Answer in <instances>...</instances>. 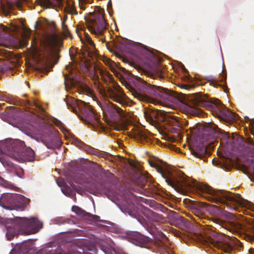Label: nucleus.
Returning a JSON list of instances; mask_svg holds the SVG:
<instances>
[{
  "instance_id": "nucleus-35",
  "label": "nucleus",
  "mask_w": 254,
  "mask_h": 254,
  "mask_svg": "<svg viewBox=\"0 0 254 254\" xmlns=\"http://www.w3.org/2000/svg\"><path fill=\"white\" fill-rule=\"evenodd\" d=\"M0 184L3 185L5 187L12 188L13 186L11 184L8 183L7 181L3 180L0 177Z\"/></svg>"
},
{
  "instance_id": "nucleus-15",
  "label": "nucleus",
  "mask_w": 254,
  "mask_h": 254,
  "mask_svg": "<svg viewBox=\"0 0 254 254\" xmlns=\"http://www.w3.org/2000/svg\"><path fill=\"white\" fill-rule=\"evenodd\" d=\"M62 131L64 135L65 139H71L72 143L77 147L84 149L86 151H88V149L89 148L88 146L86 145L84 143L79 140L73 134H71L69 131L64 127L62 123L60 122L57 125Z\"/></svg>"
},
{
  "instance_id": "nucleus-30",
  "label": "nucleus",
  "mask_w": 254,
  "mask_h": 254,
  "mask_svg": "<svg viewBox=\"0 0 254 254\" xmlns=\"http://www.w3.org/2000/svg\"><path fill=\"white\" fill-rule=\"evenodd\" d=\"M248 155L249 157H252L251 160L254 161V143H252L248 148Z\"/></svg>"
},
{
  "instance_id": "nucleus-62",
  "label": "nucleus",
  "mask_w": 254,
  "mask_h": 254,
  "mask_svg": "<svg viewBox=\"0 0 254 254\" xmlns=\"http://www.w3.org/2000/svg\"><path fill=\"white\" fill-rule=\"evenodd\" d=\"M0 78H4V76H1Z\"/></svg>"
},
{
  "instance_id": "nucleus-32",
  "label": "nucleus",
  "mask_w": 254,
  "mask_h": 254,
  "mask_svg": "<svg viewBox=\"0 0 254 254\" xmlns=\"http://www.w3.org/2000/svg\"><path fill=\"white\" fill-rule=\"evenodd\" d=\"M160 245L162 249H163L168 254H173V252L170 248L168 247L167 244H164L162 242H160Z\"/></svg>"
},
{
  "instance_id": "nucleus-38",
  "label": "nucleus",
  "mask_w": 254,
  "mask_h": 254,
  "mask_svg": "<svg viewBox=\"0 0 254 254\" xmlns=\"http://www.w3.org/2000/svg\"><path fill=\"white\" fill-rule=\"evenodd\" d=\"M105 254H126L123 252H116L115 250L109 251L108 250H103Z\"/></svg>"
},
{
  "instance_id": "nucleus-16",
  "label": "nucleus",
  "mask_w": 254,
  "mask_h": 254,
  "mask_svg": "<svg viewBox=\"0 0 254 254\" xmlns=\"http://www.w3.org/2000/svg\"><path fill=\"white\" fill-rule=\"evenodd\" d=\"M10 56V53L6 50L0 49V72L4 74L5 72L9 73L11 72L10 67L8 66V61L6 59H8Z\"/></svg>"
},
{
  "instance_id": "nucleus-57",
  "label": "nucleus",
  "mask_w": 254,
  "mask_h": 254,
  "mask_svg": "<svg viewBox=\"0 0 254 254\" xmlns=\"http://www.w3.org/2000/svg\"><path fill=\"white\" fill-rule=\"evenodd\" d=\"M111 77H110V79H114V78H113V77L112 76V75H111Z\"/></svg>"
},
{
  "instance_id": "nucleus-55",
  "label": "nucleus",
  "mask_w": 254,
  "mask_h": 254,
  "mask_svg": "<svg viewBox=\"0 0 254 254\" xmlns=\"http://www.w3.org/2000/svg\"><path fill=\"white\" fill-rule=\"evenodd\" d=\"M250 178L251 181L254 182V177H252V176L250 177Z\"/></svg>"
},
{
  "instance_id": "nucleus-45",
  "label": "nucleus",
  "mask_w": 254,
  "mask_h": 254,
  "mask_svg": "<svg viewBox=\"0 0 254 254\" xmlns=\"http://www.w3.org/2000/svg\"><path fill=\"white\" fill-rule=\"evenodd\" d=\"M20 43L23 47H25L27 45L28 42L26 40H23L22 41H20Z\"/></svg>"
},
{
  "instance_id": "nucleus-28",
  "label": "nucleus",
  "mask_w": 254,
  "mask_h": 254,
  "mask_svg": "<svg viewBox=\"0 0 254 254\" xmlns=\"http://www.w3.org/2000/svg\"><path fill=\"white\" fill-rule=\"evenodd\" d=\"M175 84L181 88L186 90H190L195 86V84L191 82L188 83L178 82L177 83H175Z\"/></svg>"
},
{
  "instance_id": "nucleus-10",
  "label": "nucleus",
  "mask_w": 254,
  "mask_h": 254,
  "mask_svg": "<svg viewBox=\"0 0 254 254\" xmlns=\"http://www.w3.org/2000/svg\"><path fill=\"white\" fill-rule=\"evenodd\" d=\"M141 64L145 66L146 73L148 76L153 78L156 77L164 78L165 76L162 71L161 63L163 59L155 54L150 51H146L140 57Z\"/></svg>"
},
{
  "instance_id": "nucleus-33",
  "label": "nucleus",
  "mask_w": 254,
  "mask_h": 254,
  "mask_svg": "<svg viewBox=\"0 0 254 254\" xmlns=\"http://www.w3.org/2000/svg\"><path fill=\"white\" fill-rule=\"evenodd\" d=\"M62 29L64 31V34L66 36H70V33L68 29L67 26L64 23V22H62Z\"/></svg>"
},
{
  "instance_id": "nucleus-43",
  "label": "nucleus",
  "mask_w": 254,
  "mask_h": 254,
  "mask_svg": "<svg viewBox=\"0 0 254 254\" xmlns=\"http://www.w3.org/2000/svg\"><path fill=\"white\" fill-rule=\"evenodd\" d=\"M246 237H247L248 240H250V241L254 240V235H250L249 234H247Z\"/></svg>"
},
{
  "instance_id": "nucleus-56",
  "label": "nucleus",
  "mask_w": 254,
  "mask_h": 254,
  "mask_svg": "<svg viewBox=\"0 0 254 254\" xmlns=\"http://www.w3.org/2000/svg\"><path fill=\"white\" fill-rule=\"evenodd\" d=\"M33 104L36 107H39V105L36 102H34Z\"/></svg>"
},
{
  "instance_id": "nucleus-53",
  "label": "nucleus",
  "mask_w": 254,
  "mask_h": 254,
  "mask_svg": "<svg viewBox=\"0 0 254 254\" xmlns=\"http://www.w3.org/2000/svg\"><path fill=\"white\" fill-rule=\"evenodd\" d=\"M161 235L163 236L164 241H166L167 242H168V240L166 238V237L163 234H161Z\"/></svg>"
},
{
  "instance_id": "nucleus-22",
  "label": "nucleus",
  "mask_w": 254,
  "mask_h": 254,
  "mask_svg": "<svg viewBox=\"0 0 254 254\" xmlns=\"http://www.w3.org/2000/svg\"><path fill=\"white\" fill-rule=\"evenodd\" d=\"M62 142L61 140L57 137H55L52 139L50 142L46 144V146L49 149L59 148L61 147Z\"/></svg>"
},
{
  "instance_id": "nucleus-54",
  "label": "nucleus",
  "mask_w": 254,
  "mask_h": 254,
  "mask_svg": "<svg viewBox=\"0 0 254 254\" xmlns=\"http://www.w3.org/2000/svg\"><path fill=\"white\" fill-rule=\"evenodd\" d=\"M193 220L197 223H198L199 225H201L199 222L197 221V220H196L195 218H193Z\"/></svg>"
},
{
  "instance_id": "nucleus-42",
  "label": "nucleus",
  "mask_w": 254,
  "mask_h": 254,
  "mask_svg": "<svg viewBox=\"0 0 254 254\" xmlns=\"http://www.w3.org/2000/svg\"><path fill=\"white\" fill-rule=\"evenodd\" d=\"M160 112V111H157V113L153 112H151L149 115L150 118L153 119V118H156L157 115H158Z\"/></svg>"
},
{
  "instance_id": "nucleus-59",
  "label": "nucleus",
  "mask_w": 254,
  "mask_h": 254,
  "mask_svg": "<svg viewBox=\"0 0 254 254\" xmlns=\"http://www.w3.org/2000/svg\"><path fill=\"white\" fill-rule=\"evenodd\" d=\"M193 79L197 80V79H200L199 78H197V77H195Z\"/></svg>"
},
{
  "instance_id": "nucleus-36",
  "label": "nucleus",
  "mask_w": 254,
  "mask_h": 254,
  "mask_svg": "<svg viewBox=\"0 0 254 254\" xmlns=\"http://www.w3.org/2000/svg\"><path fill=\"white\" fill-rule=\"evenodd\" d=\"M7 27L2 25H0V38L1 39L2 36L6 34Z\"/></svg>"
},
{
  "instance_id": "nucleus-8",
  "label": "nucleus",
  "mask_w": 254,
  "mask_h": 254,
  "mask_svg": "<svg viewBox=\"0 0 254 254\" xmlns=\"http://www.w3.org/2000/svg\"><path fill=\"white\" fill-rule=\"evenodd\" d=\"M95 80L94 88H96L101 94L110 98L112 100L124 104L126 103L127 97L123 93L120 86L115 82V80Z\"/></svg>"
},
{
  "instance_id": "nucleus-1",
  "label": "nucleus",
  "mask_w": 254,
  "mask_h": 254,
  "mask_svg": "<svg viewBox=\"0 0 254 254\" xmlns=\"http://www.w3.org/2000/svg\"><path fill=\"white\" fill-rule=\"evenodd\" d=\"M178 185L206 200L225 205L230 210L240 211L245 207L254 212V204L241 198L239 194L216 190L209 186L192 180L183 179L182 182H178Z\"/></svg>"
},
{
  "instance_id": "nucleus-44",
  "label": "nucleus",
  "mask_w": 254,
  "mask_h": 254,
  "mask_svg": "<svg viewBox=\"0 0 254 254\" xmlns=\"http://www.w3.org/2000/svg\"><path fill=\"white\" fill-rule=\"evenodd\" d=\"M223 137L224 139L226 140L227 143H228L229 141L230 136L229 134H228L227 133H224L223 134Z\"/></svg>"
},
{
  "instance_id": "nucleus-12",
  "label": "nucleus",
  "mask_w": 254,
  "mask_h": 254,
  "mask_svg": "<svg viewBox=\"0 0 254 254\" xmlns=\"http://www.w3.org/2000/svg\"><path fill=\"white\" fill-rule=\"evenodd\" d=\"M205 211H207L211 215L216 217L225 216L228 218H232L234 216L231 213L223 210L220 206L215 205L202 204L201 206H197L194 212L195 216L199 219L205 217Z\"/></svg>"
},
{
  "instance_id": "nucleus-7",
  "label": "nucleus",
  "mask_w": 254,
  "mask_h": 254,
  "mask_svg": "<svg viewBox=\"0 0 254 254\" xmlns=\"http://www.w3.org/2000/svg\"><path fill=\"white\" fill-rule=\"evenodd\" d=\"M0 153L20 162L32 161L35 157L34 151L26 147L24 142L19 139L8 138L0 141Z\"/></svg>"
},
{
  "instance_id": "nucleus-46",
  "label": "nucleus",
  "mask_w": 254,
  "mask_h": 254,
  "mask_svg": "<svg viewBox=\"0 0 254 254\" xmlns=\"http://www.w3.org/2000/svg\"><path fill=\"white\" fill-rule=\"evenodd\" d=\"M25 105L27 106H32V103H31L28 100H27L25 101Z\"/></svg>"
},
{
  "instance_id": "nucleus-6",
  "label": "nucleus",
  "mask_w": 254,
  "mask_h": 254,
  "mask_svg": "<svg viewBox=\"0 0 254 254\" xmlns=\"http://www.w3.org/2000/svg\"><path fill=\"white\" fill-rule=\"evenodd\" d=\"M57 38L56 34H54L53 39L46 37L41 41V45L44 49L45 52L43 55H39L36 59L39 65L38 70L39 77H42L43 74H47L50 71V68H52L54 64H57L60 58V48L57 47L54 40Z\"/></svg>"
},
{
  "instance_id": "nucleus-25",
  "label": "nucleus",
  "mask_w": 254,
  "mask_h": 254,
  "mask_svg": "<svg viewBox=\"0 0 254 254\" xmlns=\"http://www.w3.org/2000/svg\"><path fill=\"white\" fill-rule=\"evenodd\" d=\"M66 10L67 13L71 15H76L77 12L75 8L74 3L72 1L67 2L66 7Z\"/></svg>"
},
{
  "instance_id": "nucleus-58",
  "label": "nucleus",
  "mask_w": 254,
  "mask_h": 254,
  "mask_svg": "<svg viewBox=\"0 0 254 254\" xmlns=\"http://www.w3.org/2000/svg\"><path fill=\"white\" fill-rule=\"evenodd\" d=\"M136 79H139V80H141V79H142L141 77H137Z\"/></svg>"
},
{
  "instance_id": "nucleus-26",
  "label": "nucleus",
  "mask_w": 254,
  "mask_h": 254,
  "mask_svg": "<svg viewBox=\"0 0 254 254\" xmlns=\"http://www.w3.org/2000/svg\"><path fill=\"white\" fill-rule=\"evenodd\" d=\"M78 88L80 93H85L86 94L90 95H92L93 94V89L86 84L81 85L79 86Z\"/></svg>"
},
{
  "instance_id": "nucleus-19",
  "label": "nucleus",
  "mask_w": 254,
  "mask_h": 254,
  "mask_svg": "<svg viewBox=\"0 0 254 254\" xmlns=\"http://www.w3.org/2000/svg\"><path fill=\"white\" fill-rule=\"evenodd\" d=\"M103 112L109 114L111 117H117L119 116L123 118L126 115L123 109L113 104L106 105L103 109Z\"/></svg>"
},
{
  "instance_id": "nucleus-24",
  "label": "nucleus",
  "mask_w": 254,
  "mask_h": 254,
  "mask_svg": "<svg viewBox=\"0 0 254 254\" xmlns=\"http://www.w3.org/2000/svg\"><path fill=\"white\" fill-rule=\"evenodd\" d=\"M72 210L79 216L83 217H88L91 216L90 213L86 212L84 210L77 206H72Z\"/></svg>"
},
{
  "instance_id": "nucleus-9",
  "label": "nucleus",
  "mask_w": 254,
  "mask_h": 254,
  "mask_svg": "<svg viewBox=\"0 0 254 254\" xmlns=\"http://www.w3.org/2000/svg\"><path fill=\"white\" fill-rule=\"evenodd\" d=\"M194 104L204 107L221 117L233 118L232 113L225 107L218 99L212 100L201 93H196L192 99Z\"/></svg>"
},
{
  "instance_id": "nucleus-3",
  "label": "nucleus",
  "mask_w": 254,
  "mask_h": 254,
  "mask_svg": "<svg viewBox=\"0 0 254 254\" xmlns=\"http://www.w3.org/2000/svg\"><path fill=\"white\" fill-rule=\"evenodd\" d=\"M123 84L133 93L136 94L149 93L153 95L151 102L154 104L170 106L177 104L179 99L172 90L167 88L155 87L147 83L145 80H121Z\"/></svg>"
},
{
  "instance_id": "nucleus-29",
  "label": "nucleus",
  "mask_w": 254,
  "mask_h": 254,
  "mask_svg": "<svg viewBox=\"0 0 254 254\" xmlns=\"http://www.w3.org/2000/svg\"><path fill=\"white\" fill-rule=\"evenodd\" d=\"M64 84L65 89L68 91L72 88L75 87L76 85L75 80H64Z\"/></svg>"
},
{
  "instance_id": "nucleus-14",
  "label": "nucleus",
  "mask_w": 254,
  "mask_h": 254,
  "mask_svg": "<svg viewBox=\"0 0 254 254\" xmlns=\"http://www.w3.org/2000/svg\"><path fill=\"white\" fill-rule=\"evenodd\" d=\"M81 112V118L89 124H93L98 122L97 117L92 107L83 101H80L78 105Z\"/></svg>"
},
{
  "instance_id": "nucleus-18",
  "label": "nucleus",
  "mask_w": 254,
  "mask_h": 254,
  "mask_svg": "<svg viewBox=\"0 0 254 254\" xmlns=\"http://www.w3.org/2000/svg\"><path fill=\"white\" fill-rule=\"evenodd\" d=\"M118 199L123 206L127 209H129L137 200L136 197L129 191L123 193Z\"/></svg>"
},
{
  "instance_id": "nucleus-23",
  "label": "nucleus",
  "mask_w": 254,
  "mask_h": 254,
  "mask_svg": "<svg viewBox=\"0 0 254 254\" xmlns=\"http://www.w3.org/2000/svg\"><path fill=\"white\" fill-rule=\"evenodd\" d=\"M148 217L151 221L155 222H159L163 219L162 215L151 210L148 211Z\"/></svg>"
},
{
  "instance_id": "nucleus-48",
  "label": "nucleus",
  "mask_w": 254,
  "mask_h": 254,
  "mask_svg": "<svg viewBox=\"0 0 254 254\" xmlns=\"http://www.w3.org/2000/svg\"><path fill=\"white\" fill-rule=\"evenodd\" d=\"M214 222H215L216 223H218L219 224V225H222V222H221L220 220L219 219H215L214 220Z\"/></svg>"
},
{
  "instance_id": "nucleus-51",
  "label": "nucleus",
  "mask_w": 254,
  "mask_h": 254,
  "mask_svg": "<svg viewBox=\"0 0 254 254\" xmlns=\"http://www.w3.org/2000/svg\"><path fill=\"white\" fill-rule=\"evenodd\" d=\"M64 79H70V80H71V79H74V77L73 76L70 77H68L66 76H65V77H64Z\"/></svg>"
},
{
  "instance_id": "nucleus-49",
  "label": "nucleus",
  "mask_w": 254,
  "mask_h": 254,
  "mask_svg": "<svg viewBox=\"0 0 254 254\" xmlns=\"http://www.w3.org/2000/svg\"><path fill=\"white\" fill-rule=\"evenodd\" d=\"M204 79H210V80H211V79H216L214 77L210 76H209V77H207Z\"/></svg>"
},
{
  "instance_id": "nucleus-47",
  "label": "nucleus",
  "mask_w": 254,
  "mask_h": 254,
  "mask_svg": "<svg viewBox=\"0 0 254 254\" xmlns=\"http://www.w3.org/2000/svg\"><path fill=\"white\" fill-rule=\"evenodd\" d=\"M0 45L5 46L6 45L5 41L4 40L0 39Z\"/></svg>"
},
{
  "instance_id": "nucleus-50",
  "label": "nucleus",
  "mask_w": 254,
  "mask_h": 254,
  "mask_svg": "<svg viewBox=\"0 0 254 254\" xmlns=\"http://www.w3.org/2000/svg\"><path fill=\"white\" fill-rule=\"evenodd\" d=\"M150 165L151 166H153V167H156V168H158V165H157L155 163H150Z\"/></svg>"
},
{
  "instance_id": "nucleus-13",
  "label": "nucleus",
  "mask_w": 254,
  "mask_h": 254,
  "mask_svg": "<svg viewBox=\"0 0 254 254\" xmlns=\"http://www.w3.org/2000/svg\"><path fill=\"white\" fill-rule=\"evenodd\" d=\"M25 198L22 195L6 193L0 198V205L6 209H17L23 207L26 203Z\"/></svg>"
},
{
  "instance_id": "nucleus-27",
  "label": "nucleus",
  "mask_w": 254,
  "mask_h": 254,
  "mask_svg": "<svg viewBox=\"0 0 254 254\" xmlns=\"http://www.w3.org/2000/svg\"><path fill=\"white\" fill-rule=\"evenodd\" d=\"M88 43L90 47L89 48V50L87 51L86 54L89 57L92 58L96 54L95 46L93 42L91 40H88Z\"/></svg>"
},
{
  "instance_id": "nucleus-21",
  "label": "nucleus",
  "mask_w": 254,
  "mask_h": 254,
  "mask_svg": "<svg viewBox=\"0 0 254 254\" xmlns=\"http://www.w3.org/2000/svg\"><path fill=\"white\" fill-rule=\"evenodd\" d=\"M119 71H116V75L119 78V79H130L129 77H127L129 75H131V77H133V75L131 74L128 71L126 70L124 68H119Z\"/></svg>"
},
{
  "instance_id": "nucleus-60",
  "label": "nucleus",
  "mask_w": 254,
  "mask_h": 254,
  "mask_svg": "<svg viewBox=\"0 0 254 254\" xmlns=\"http://www.w3.org/2000/svg\"><path fill=\"white\" fill-rule=\"evenodd\" d=\"M215 161L214 160V159H213V160H212V162H213V164H214Z\"/></svg>"
},
{
  "instance_id": "nucleus-20",
  "label": "nucleus",
  "mask_w": 254,
  "mask_h": 254,
  "mask_svg": "<svg viewBox=\"0 0 254 254\" xmlns=\"http://www.w3.org/2000/svg\"><path fill=\"white\" fill-rule=\"evenodd\" d=\"M58 185L61 187V190L63 193L65 195L69 197H72L73 196V192L71 190V188L67 186L64 185V182L63 179H59L57 181Z\"/></svg>"
},
{
  "instance_id": "nucleus-11",
  "label": "nucleus",
  "mask_w": 254,
  "mask_h": 254,
  "mask_svg": "<svg viewBox=\"0 0 254 254\" xmlns=\"http://www.w3.org/2000/svg\"><path fill=\"white\" fill-rule=\"evenodd\" d=\"M104 10L100 9L98 11L90 13L88 19L85 18L87 22V28L91 33L99 38L102 43L105 41L104 33L106 30L107 23L104 17Z\"/></svg>"
},
{
  "instance_id": "nucleus-34",
  "label": "nucleus",
  "mask_w": 254,
  "mask_h": 254,
  "mask_svg": "<svg viewBox=\"0 0 254 254\" xmlns=\"http://www.w3.org/2000/svg\"><path fill=\"white\" fill-rule=\"evenodd\" d=\"M169 122H170V124H171L173 126H179V120L176 117H172L170 120H169Z\"/></svg>"
},
{
  "instance_id": "nucleus-61",
  "label": "nucleus",
  "mask_w": 254,
  "mask_h": 254,
  "mask_svg": "<svg viewBox=\"0 0 254 254\" xmlns=\"http://www.w3.org/2000/svg\"><path fill=\"white\" fill-rule=\"evenodd\" d=\"M109 62H110V63H113V64H114V63H113V62L112 61H111V60H110V61H109Z\"/></svg>"
},
{
  "instance_id": "nucleus-40",
  "label": "nucleus",
  "mask_w": 254,
  "mask_h": 254,
  "mask_svg": "<svg viewBox=\"0 0 254 254\" xmlns=\"http://www.w3.org/2000/svg\"><path fill=\"white\" fill-rule=\"evenodd\" d=\"M53 221L54 223L58 224H63L64 222V221L61 218H56L53 220Z\"/></svg>"
},
{
  "instance_id": "nucleus-2",
  "label": "nucleus",
  "mask_w": 254,
  "mask_h": 254,
  "mask_svg": "<svg viewBox=\"0 0 254 254\" xmlns=\"http://www.w3.org/2000/svg\"><path fill=\"white\" fill-rule=\"evenodd\" d=\"M87 241L78 240L75 243L70 245L68 251L65 252L60 246L53 242L48 244L41 249L37 254H96L97 249L93 246L86 245ZM33 243L31 241L17 245L10 254H33Z\"/></svg>"
},
{
  "instance_id": "nucleus-37",
  "label": "nucleus",
  "mask_w": 254,
  "mask_h": 254,
  "mask_svg": "<svg viewBox=\"0 0 254 254\" xmlns=\"http://www.w3.org/2000/svg\"><path fill=\"white\" fill-rule=\"evenodd\" d=\"M192 154L196 157H200L201 156V154H203L206 152V149L203 148L202 149L201 152H197L196 151H195L194 150H192Z\"/></svg>"
},
{
  "instance_id": "nucleus-39",
  "label": "nucleus",
  "mask_w": 254,
  "mask_h": 254,
  "mask_svg": "<svg viewBox=\"0 0 254 254\" xmlns=\"http://www.w3.org/2000/svg\"><path fill=\"white\" fill-rule=\"evenodd\" d=\"M139 135L141 140H147L148 139V136L147 134L145 132H140L139 133Z\"/></svg>"
},
{
  "instance_id": "nucleus-4",
  "label": "nucleus",
  "mask_w": 254,
  "mask_h": 254,
  "mask_svg": "<svg viewBox=\"0 0 254 254\" xmlns=\"http://www.w3.org/2000/svg\"><path fill=\"white\" fill-rule=\"evenodd\" d=\"M1 222L4 224L7 230L6 237L8 240L13 238L14 235L21 234L29 235L37 233L43 227V223L37 218L31 217H15L7 218Z\"/></svg>"
},
{
  "instance_id": "nucleus-63",
  "label": "nucleus",
  "mask_w": 254,
  "mask_h": 254,
  "mask_svg": "<svg viewBox=\"0 0 254 254\" xmlns=\"http://www.w3.org/2000/svg\"><path fill=\"white\" fill-rule=\"evenodd\" d=\"M253 173L254 174V170H253Z\"/></svg>"
},
{
  "instance_id": "nucleus-41",
  "label": "nucleus",
  "mask_w": 254,
  "mask_h": 254,
  "mask_svg": "<svg viewBox=\"0 0 254 254\" xmlns=\"http://www.w3.org/2000/svg\"><path fill=\"white\" fill-rule=\"evenodd\" d=\"M221 76L223 79H226L227 78V73H226V68H223L222 70V72L220 74Z\"/></svg>"
},
{
  "instance_id": "nucleus-31",
  "label": "nucleus",
  "mask_w": 254,
  "mask_h": 254,
  "mask_svg": "<svg viewBox=\"0 0 254 254\" xmlns=\"http://www.w3.org/2000/svg\"><path fill=\"white\" fill-rule=\"evenodd\" d=\"M211 81L212 83H215L218 85H220V86H222L223 88L224 89L225 92H226V88L225 87L226 81V80H210Z\"/></svg>"
},
{
  "instance_id": "nucleus-17",
  "label": "nucleus",
  "mask_w": 254,
  "mask_h": 254,
  "mask_svg": "<svg viewBox=\"0 0 254 254\" xmlns=\"http://www.w3.org/2000/svg\"><path fill=\"white\" fill-rule=\"evenodd\" d=\"M10 56V53L6 50L0 49V72L4 74L5 72L9 73L11 72L10 67L8 66V61L6 59H8Z\"/></svg>"
},
{
  "instance_id": "nucleus-52",
  "label": "nucleus",
  "mask_w": 254,
  "mask_h": 254,
  "mask_svg": "<svg viewBox=\"0 0 254 254\" xmlns=\"http://www.w3.org/2000/svg\"><path fill=\"white\" fill-rule=\"evenodd\" d=\"M249 251L250 254H254V249H251Z\"/></svg>"
},
{
  "instance_id": "nucleus-5",
  "label": "nucleus",
  "mask_w": 254,
  "mask_h": 254,
  "mask_svg": "<svg viewBox=\"0 0 254 254\" xmlns=\"http://www.w3.org/2000/svg\"><path fill=\"white\" fill-rule=\"evenodd\" d=\"M204 235L197 236L198 241L202 245L213 246L226 253H231L239 245V241L235 238H231L214 231L209 225L203 227Z\"/></svg>"
}]
</instances>
